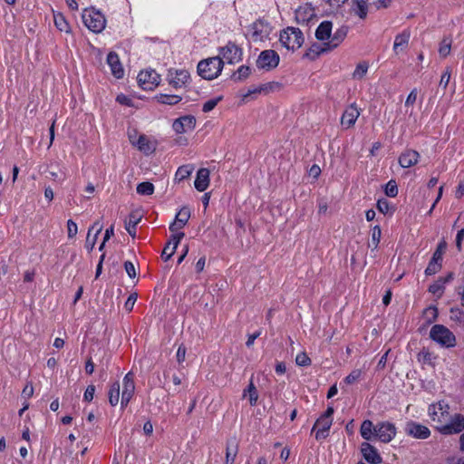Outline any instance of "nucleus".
<instances>
[{
    "instance_id": "1",
    "label": "nucleus",
    "mask_w": 464,
    "mask_h": 464,
    "mask_svg": "<svg viewBox=\"0 0 464 464\" xmlns=\"http://www.w3.org/2000/svg\"><path fill=\"white\" fill-rule=\"evenodd\" d=\"M360 433L365 440L377 439L383 443H389L396 436L397 429L390 421H380L374 425L372 420H365L361 424Z\"/></svg>"
},
{
    "instance_id": "2",
    "label": "nucleus",
    "mask_w": 464,
    "mask_h": 464,
    "mask_svg": "<svg viewBox=\"0 0 464 464\" xmlns=\"http://www.w3.org/2000/svg\"><path fill=\"white\" fill-rule=\"evenodd\" d=\"M224 62L220 56L204 59L198 63V73L205 80H214L221 73Z\"/></svg>"
},
{
    "instance_id": "3",
    "label": "nucleus",
    "mask_w": 464,
    "mask_h": 464,
    "mask_svg": "<svg viewBox=\"0 0 464 464\" xmlns=\"http://www.w3.org/2000/svg\"><path fill=\"white\" fill-rule=\"evenodd\" d=\"M450 407L445 401H439L429 405L428 415L434 423L433 428L439 432V427H441L445 421L449 420Z\"/></svg>"
},
{
    "instance_id": "4",
    "label": "nucleus",
    "mask_w": 464,
    "mask_h": 464,
    "mask_svg": "<svg viewBox=\"0 0 464 464\" xmlns=\"http://www.w3.org/2000/svg\"><path fill=\"white\" fill-rule=\"evenodd\" d=\"M430 338L443 348H452L456 345L455 334L442 324H434L430 328Z\"/></svg>"
},
{
    "instance_id": "5",
    "label": "nucleus",
    "mask_w": 464,
    "mask_h": 464,
    "mask_svg": "<svg viewBox=\"0 0 464 464\" xmlns=\"http://www.w3.org/2000/svg\"><path fill=\"white\" fill-rule=\"evenodd\" d=\"M279 41L287 50L295 51L303 45L304 37L299 28L289 26L281 31Z\"/></svg>"
},
{
    "instance_id": "6",
    "label": "nucleus",
    "mask_w": 464,
    "mask_h": 464,
    "mask_svg": "<svg viewBox=\"0 0 464 464\" xmlns=\"http://www.w3.org/2000/svg\"><path fill=\"white\" fill-rule=\"evenodd\" d=\"M82 18L85 26L95 34L102 32L105 28L106 19L104 15L94 8L85 9Z\"/></svg>"
},
{
    "instance_id": "7",
    "label": "nucleus",
    "mask_w": 464,
    "mask_h": 464,
    "mask_svg": "<svg viewBox=\"0 0 464 464\" xmlns=\"http://www.w3.org/2000/svg\"><path fill=\"white\" fill-rule=\"evenodd\" d=\"M334 408L328 407L315 421L312 432L315 431V440H322L328 437L329 430L333 424Z\"/></svg>"
},
{
    "instance_id": "8",
    "label": "nucleus",
    "mask_w": 464,
    "mask_h": 464,
    "mask_svg": "<svg viewBox=\"0 0 464 464\" xmlns=\"http://www.w3.org/2000/svg\"><path fill=\"white\" fill-rule=\"evenodd\" d=\"M462 430H464V416L460 413H450L449 420L439 427V432L446 436L459 434Z\"/></svg>"
},
{
    "instance_id": "9",
    "label": "nucleus",
    "mask_w": 464,
    "mask_h": 464,
    "mask_svg": "<svg viewBox=\"0 0 464 464\" xmlns=\"http://www.w3.org/2000/svg\"><path fill=\"white\" fill-rule=\"evenodd\" d=\"M219 55L222 61H227V63H237L242 60L243 50L233 42H228L225 46L218 49Z\"/></svg>"
},
{
    "instance_id": "10",
    "label": "nucleus",
    "mask_w": 464,
    "mask_h": 464,
    "mask_svg": "<svg viewBox=\"0 0 464 464\" xmlns=\"http://www.w3.org/2000/svg\"><path fill=\"white\" fill-rule=\"evenodd\" d=\"M272 28L265 20L258 19L249 27L250 38L253 42H262L269 37Z\"/></svg>"
},
{
    "instance_id": "11",
    "label": "nucleus",
    "mask_w": 464,
    "mask_h": 464,
    "mask_svg": "<svg viewBox=\"0 0 464 464\" xmlns=\"http://www.w3.org/2000/svg\"><path fill=\"white\" fill-rule=\"evenodd\" d=\"M190 78L189 72L183 69H173L168 70L166 80L168 83L174 89H180L188 82Z\"/></svg>"
},
{
    "instance_id": "12",
    "label": "nucleus",
    "mask_w": 464,
    "mask_h": 464,
    "mask_svg": "<svg viewBox=\"0 0 464 464\" xmlns=\"http://www.w3.org/2000/svg\"><path fill=\"white\" fill-rule=\"evenodd\" d=\"M279 55L274 50L262 51L256 60V66L259 69L271 71L279 63Z\"/></svg>"
},
{
    "instance_id": "13",
    "label": "nucleus",
    "mask_w": 464,
    "mask_h": 464,
    "mask_svg": "<svg viewBox=\"0 0 464 464\" xmlns=\"http://www.w3.org/2000/svg\"><path fill=\"white\" fill-rule=\"evenodd\" d=\"M135 392V382H134V375L131 372H128L122 381V392H121V408L127 407L128 403L133 397Z\"/></svg>"
},
{
    "instance_id": "14",
    "label": "nucleus",
    "mask_w": 464,
    "mask_h": 464,
    "mask_svg": "<svg viewBox=\"0 0 464 464\" xmlns=\"http://www.w3.org/2000/svg\"><path fill=\"white\" fill-rule=\"evenodd\" d=\"M404 431L408 436L418 440L428 439L431 433L427 426L414 420H409L406 422Z\"/></svg>"
},
{
    "instance_id": "15",
    "label": "nucleus",
    "mask_w": 464,
    "mask_h": 464,
    "mask_svg": "<svg viewBox=\"0 0 464 464\" xmlns=\"http://www.w3.org/2000/svg\"><path fill=\"white\" fill-rule=\"evenodd\" d=\"M137 80L142 89L151 90L153 87L159 85L160 75L154 70H145L138 74Z\"/></svg>"
},
{
    "instance_id": "16",
    "label": "nucleus",
    "mask_w": 464,
    "mask_h": 464,
    "mask_svg": "<svg viewBox=\"0 0 464 464\" xmlns=\"http://www.w3.org/2000/svg\"><path fill=\"white\" fill-rule=\"evenodd\" d=\"M196 127V118L192 115H185L173 121L172 128L178 134L193 130Z\"/></svg>"
},
{
    "instance_id": "17",
    "label": "nucleus",
    "mask_w": 464,
    "mask_h": 464,
    "mask_svg": "<svg viewBox=\"0 0 464 464\" xmlns=\"http://www.w3.org/2000/svg\"><path fill=\"white\" fill-rule=\"evenodd\" d=\"M360 114L361 111L355 103L348 106L341 117V125L343 128L346 130L352 128L355 124Z\"/></svg>"
},
{
    "instance_id": "18",
    "label": "nucleus",
    "mask_w": 464,
    "mask_h": 464,
    "mask_svg": "<svg viewBox=\"0 0 464 464\" xmlns=\"http://www.w3.org/2000/svg\"><path fill=\"white\" fill-rule=\"evenodd\" d=\"M190 218V210L187 207H183L179 209V211L176 214L175 220L169 225V230L174 232H179L188 223Z\"/></svg>"
},
{
    "instance_id": "19",
    "label": "nucleus",
    "mask_w": 464,
    "mask_h": 464,
    "mask_svg": "<svg viewBox=\"0 0 464 464\" xmlns=\"http://www.w3.org/2000/svg\"><path fill=\"white\" fill-rule=\"evenodd\" d=\"M107 64L111 69V74L117 78L121 79L124 75V69L121 63L119 55L115 52H110L107 55Z\"/></svg>"
},
{
    "instance_id": "20",
    "label": "nucleus",
    "mask_w": 464,
    "mask_h": 464,
    "mask_svg": "<svg viewBox=\"0 0 464 464\" xmlns=\"http://www.w3.org/2000/svg\"><path fill=\"white\" fill-rule=\"evenodd\" d=\"M361 451L365 460L371 464H380L382 461L375 447L368 442L362 443Z\"/></svg>"
},
{
    "instance_id": "21",
    "label": "nucleus",
    "mask_w": 464,
    "mask_h": 464,
    "mask_svg": "<svg viewBox=\"0 0 464 464\" xmlns=\"http://www.w3.org/2000/svg\"><path fill=\"white\" fill-rule=\"evenodd\" d=\"M314 15V9L310 4L299 6L295 12V17L298 24L308 23Z\"/></svg>"
},
{
    "instance_id": "22",
    "label": "nucleus",
    "mask_w": 464,
    "mask_h": 464,
    "mask_svg": "<svg viewBox=\"0 0 464 464\" xmlns=\"http://www.w3.org/2000/svg\"><path fill=\"white\" fill-rule=\"evenodd\" d=\"M420 154L414 150H406L399 157V164L402 168H410L416 165L420 160Z\"/></svg>"
},
{
    "instance_id": "23",
    "label": "nucleus",
    "mask_w": 464,
    "mask_h": 464,
    "mask_svg": "<svg viewBox=\"0 0 464 464\" xmlns=\"http://www.w3.org/2000/svg\"><path fill=\"white\" fill-rule=\"evenodd\" d=\"M195 188L198 191L203 192L209 186V170L206 168H201L197 172V177L194 181Z\"/></svg>"
},
{
    "instance_id": "24",
    "label": "nucleus",
    "mask_w": 464,
    "mask_h": 464,
    "mask_svg": "<svg viewBox=\"0 0 464 464\" xmlns=\"http://www.w3.org/2000/svg\"><path fill=\"white\" fill-rule=\"evenodd\" d=\"M367 0H351V10L360 19L364 20L367 17L369 10Z\"/></svg>"
},
{
    "instance_id": "25",
    "label": "nucleus",
    "mask_w": 464,
    "mask_h": 464,
    "mask_svg": "<svg viewBox=\"0 0 464 464\" xmlns=\"http://www.w3.org/2000/svg\"><path fill=\"white\" fill-rule=\"evenodd\" d=\"M411 38V32L403 30L401 34H397L393 43V51L396 54L404 51L408 45Z\"/></svg>"
},
{
    "instance_id": "26",
    "label": "nucleus",
    "mask_w": 464,
    "mask_h": 464,
    "mask_svg": "<svg viewBox=\"0 0 464 464\" xmlns=\"http://www.w3.org/2000/svg\"><path fill=\"white\" fill-rule=\"evenodd\" d=\"M333 30V23L330 21H323L315 30V37L317 40L324 42L331 40Z\"/></svg>"
},
{
    "instance_id": "27",
    "label": "nucleus",
    "mask_w": 464,
    "mask_h": 464,
    "mask_svg": "<svg viewBox=\"0 0 464 464\" xmlns=\"http://www.w3.org/2000/svg\"><path fill=\"white\" fill-rule=\"evenodd\" d=\"M348 33V26L343 25L336 29L334 34L332 35L331 40L327 42L329 49L336 48L346 37Z\"/></svg>"
},
{
    "instance_id": "28",
    "label": "nucleus",
    "mask_w": 464,
    "mask_h": 464,
    "mask_svg": "<svg viewBox=\"0 0 464 464\" xmlns=\"http://www.w3.org/2000/svg\"><path fill=\"white\" fill-rule=\"evenodd\" d=\"M141 219V215L138 211L131 212L125 220V229L132 237L136 236V227Z\"/></svg>"
},
{
    "instance_id": "29",
    "label": "nucleus",
    "mask_w": 464,
    "mask_h": 464,
    "mask_svg": "<svg viewBox=\"0 0 464 464\" xmlns=\"http://www.w3.org/2000/svg\"><path fill=\"white\" fill-rule=\"evenodd\" d=\"M331 50L332 49L328 48L327 43H324L323 45L315 43V44H313L308 48V50L306 51V53H304V56L314 61L316 58H318L321 53H323L324 52L331 51Z\"/></svg>"
},
{
    "instance_id": "30",
    "label": "nucleus",
    "mask_w": 464,
    "mask_h": 464,
    "mask_svg": "<svg viewBox=\"0 0 464 464\" xmlns=\"http://www.w3.org/2000/svg\"><path fill=\"white\" fill-rule=\"evenodd\" d=\"M238 452V445L235 440L227 441L225 464H234Z\"/></svg>"
},
{
    "instance_id": "31",
    "label": "nucleus",
    "mask_w": 464,
    "mask_h": 464,
    "mask_svg": "<svg viewBox=\"0 0 464 464\" xmlns=\"http://www.w3.org/2000/svg\"><path fill=\"white\" fill-rule=\"evenodd\" d=\"M53 23L59 31L66 34L71 33V26L63 14L53 13Z\"/></svg>"
},
{
    "instance_id": "32",
    "label": "nucleus",
    "mask_w": 464,
    "mask_h": 464,
    "mask_svg": "<svg viewBox=\"0 0 464 464\" xmlns=\"http://www.w3.org/2000/svg\"><path fill=\"white\" fill-rule=\"evenodd\" d=\"M155 99L161 104L175 105L182 100V97L175 94L160 93L155 96Z\"/></svg>"
},
{
    "instance_id": "33",
    "label": "nucleus",
    "mask_w": 464,
    "mask_h": 464,
    "mask_svg": "<svg viewBox=\"0 0 464 464\" xmlns=\"http://www.w3.org/2000/svg\"><path fill=\"white\" fill-rule=\"evenodd\" d=\"M120 389L121 385L119 382H115L111 384L109 390V402L111 406H116L120 401Z\"/></svg>"
},
{
    "instance_id": "34",
    "label": "nucleus",
    "mask_w": 464,
    "mask_h": 464,
    "mask_svg": "<svg viewBox=\"0 0 464 464\" xmlns=\"http://www.w3.org/2000/svg\"><path fill=\"white\" fill-rule=\"evenodd\" d=\"M194 170V167L191 164L180 166L175 174V179L179 181L187 179Z\"/></svg>"
},
{
    "instance_id": "35",
    "label": "nucleus",
    "mask_w": 464,
    "mask_h": 464,
    "mask_svg": "<svg viewBox=\"0 0 464 464\" xmlns=\"http://www.w3.org/2000/svg\"><path fill=\"white\" fill-rule=\"evenodd\" d=\"M363 372L361 369L353 370L343 380V382L348 384H353L360 381L362 378Z\"/></svg>"
},
{
    "instance_id": "36",
    "label": "nucleus",
    "mask_w": 464,
    "mask_h": 464,
    "mask_svg": "<svg viewBox=\"0 0 464 464\" xmlns=\"http://www.w3.org/2000/svg\"><path fill=\"white\" fill-rule=\"evenodd\" d=\"M251 72L250 67L246 65H241L238 67L236 72L232 75L234 81H243L246 79Z\"/></svg>"
},
{
    "instance_id": "37",
    "label": "nucleus",
    "mask_w": 464,
    "mask_h": 464,
    "mask_svg": "<svg viewBox=\"0 0 464 464\" xmlns=\"http://www.w3.org/2000/svg\"><path fill=\"white\" fill-rule=\"evenodd\" d=\"M136 189L138 194L151 195L154 192V185L149 181H145L138 184Z\"/></svg>"
},
{
    "instance_id": "38",
    "label": "nucleus",
    "mask_w": 464,
    "mask_h": 464,
    "mask_svg": "<svg viewBox=\"0 0 464 464\" xmlns=\"http://www.w3.org/2000/svg\"><path fill=\"white\" fill-rule=\"evenodd\" d=\"M246 395H248V397H249L250 405H252V406L255 405L257 401L258 395H257L256 388L255 387V385L253 384L252 382L248 385V388L244 391V396H246Z\"/></svg>"
},
{
    "instance_id": "39",
    "label": "nucleus",
    "mask_w": 464,
    "mask_h": 464,
    "mask_svg": "<svg viewBox=\"0 0 464 464\" xmlns=\"http://www.w3.org/2000/svg\"><path fill=\"white\" fill-rule=\"evenodd\" d=\"M442 267V263L434 259H430L428 266L425 269L426 276H432L437 274Z\"/></svg>"
},
{
    "instance_id": "40",
    "label": "nucleus",
    "mask_w": 464,
    "mask_h": 464,
    "mask_svg": "<svg viewBox=\"0 0 464 464\" xmlns=\"http://www.w3.org/2000/svg\"><path fill=\"white\" fill-rule=\"evenodd\" d=\"M450 320L458 322L459 324L464 325V312L461 309L458 307L450 308Z\"/></svg>"
},
{
    "instance_id": "41",
    "label": "nucleus",
    "mask_w": 464,
    "mask_h": 464,
    "mask_svg": "<svg viewBox=\"0 0 464 464\" xmlns=\"http://www.w3.org/2000/svg\"><path fill=\"white\" fill-rule=\"evenodd\" d=\"M444 289L445 286L442 285V281L439 279L429 286V292L437 295L438 297L442 296Z\"/></svg>"
},
{
    "instance_id": "42",
    "label": "nucleus",
    "mask_w": 464,
    "mask_h": 464,
    "mask_svg": "<svg viewBox=\"0 0 464 464\" xmlns=\"http://www.w3.org/2000/svg\"><path fill=\"white\" fill-rule=\"evenodd\" d=\"M368 68L369 66L367 63H360L353 72V77L354 79H362L367 73Z\"/></svg>"
},
{
    "instance_id": "43",
    "label": "nucleus",
    "mask_w": 464,
    "mask_h": 464,
    "mask_svg": "<svg viewBox=\"0 0 464 464\" xmlns=\"http://www.w3.org/2000/svg\"><path fill=\"white\" fill-rule=\"evenodd\" d=\"M184 237L185 234L183 232H174V234L171 236L169 242H171L170 248L172 253H175L179 244Z\"/></svg>"
},
{
    "instance_id": "44",
    "label": "nucleus",
    "mask_w": 464,
    "mask_h": 464,
    "mask_svg": "<svg viewBox=\"0 0 464 464\" xmlns=\"http://www.w3.org/2000/svg\"><path fill=\"white\" fill-rule=\"evenodd\" d=\"M385 194L388 197L394 198L398 195V187L394 180H390L385 186Z\"/></svg>"
},
{
    "instance_id": "45",
    "label": "nucleus",
    "mask_w": 464,
    "mask_h": 464,
    "mask_svg": "<svg viewBox=\"0 0 464 464\" xmlns=\"http://www.w3.org/2000/svg\"><path fill=\"white\" fill-rule=\"evenodd\" d=\"M446 249V243L445 242H441L438 245L436 250L434 251L433 255H432V259L437 260V261H440L442 263V259H443V254H444V251Z\"/></svg>"
},
{
    "instance_id": "46",
    "label": "nucleus",
    "mask_w": 464,
    "mask_h": 464,
    "mask_svg": "<svg viewBox=\"0 0 464 464\" xmlns=\"http://www.w3.org/2000/svg\"><path fill=\"white\" fill-rule=\"evenodd\" d=\"M381 235V227L379 226L373 227V228L372 229V244L374 248H376L380 243Z\"/></svg>"
},
{
    "instance_id": "47",
    "label": "nucleus",
    "mask_w": 464,
    "mask_h": 464,
    "mask_svg": "<svg viewBox=\"0 0 464 464\" xmlns=\"http://www.w3.org/2000/svg\"><path fill=\"white\" fill-rule=\"evenodd\" d=\"M295 362L299 366H308L311 364V359L305 353H300L295 357Z\"/></svg>"
},
{
    "instance_id": "48",
    "label": "nucleus",
    "mask_w": 464,
    "mask_h": 464,
    "mask_svg": "<svg viewBox=\"0 0 464 464\" xmlns=\"http://www.w3.org/2000/svg\"><path fill=\"white\" fill-rule=\"evenodd\" d=\"M424 315L428 318V323H431L438 317V310L435 306H430L424 310Z\"/></svg>"
},
{
    "instance_id": "49",
    "label": "nucleus",
    "mask_w": 464,
    "mask_h": 464,
    "mask_svg": "<svg viewBox=\"0 0 464 464\" xmlns=\"http://www.w3.org/2000/svg\"><path fill=\"white\" fill-rule=\"evenodd\" d=\"M221 100V97H218L217 99H211V100H208L207 101L203 106H202V111L204 112H209L211 111L218 103V102Z\"/></svg>"
},
{
    "instance_id": "50",
    "label": "nucleus",
    "mask_w": 464,
    "mask_h": 464,
    "mask_svg": "<svg viewBox=\"0 0 464 464\" xmlns=\"http://www.w3.org/2000/svg\"><path fill=\"white\" fill-rule=\"evenodd\" d=\"M97 235H92V233H87V237H86V241H85V248L91 252L92 251L95 244H96V240H97Z\"/></svg>"
},
{
    "instance_id": "51",
    "label": "nucleus",
    "mask_w": 464,
    "mask_h": 464,
    "mask_svg": "<svg viewBox=\"0 0 464 464\" xmlns=\"http://www.w3.org/2000/svg\"><path fill=\"white\" fill-rule=\"evenodd\" d=\"M67 231H68L69 238L74 237L78 232L77 224L74 221H72V219H69L67 221Z\"/></svg>"
},
{
    "instance_id": "52",
    "label": "nucleus",
    "mask_w": 464,
    "mask_h": 464,
    "mask_svg": "<svg viewBox=\"0 0 464 464\" xmlns=\"http://www.w3.org/2000/svg\"><path fill=\"white\" fill-rule=\"evenodd\" d=\"M377 208L382 214H387L390 211V203L387 199H379L377 202Z\"/></svg>"
},
{
    "instance_id": "53",
    "label": "nucleus",
    "mask_w": 464,
    "mask_h": 464,
    "mask_svg": "<svg viewBox=\"0 0 464 464\" xmlns=\"http://www.w3.org/2000/svg\"><path fill=\"white\" fill-rule=\"evenodd\" d=\"M137 297L138 295L136 293L130 295V296L128 297L124 304V308L126 311L130 312L133 309L135 302L137 301Z\"/></svg>"
},
{
    "instance_id": "54",
    "label": "nucleus",
    "mask_w": 464,
    "mask_h": 464,
    "mask_svg": "<svg viewBox=\"0 0 464 464\" xmlns=\"http://www.w3.org/2000/svg\"><path fill=\"white\" fill-rule=\"evenodd\" d=\"M124 268L126 273L130 278L136 277V268L134 266V264L130 261H125L124 262Z\"/></svg>"
},
{
    "instance_id": "55",
    "label": "nucleus",
    "mask_w": 464,
    "mask_h": 464,
    "mask_svg": "<svg viewBox=\"0 0 464 464\" xmlns=\"http://www.w3.org/2000/svg\"><path fill=\"white\" fill-rule=\"evenodd\" d=\"M450 71L449 68H447L446 71L441 75V78L440 81V86L445 90L450 82Z\"/></svg>"
},
{
    "instance_id": "56",
    "label": "nucleus",
    "mask_w": 464,
    "mask_h": 464,
    "mask_svg": "<svg viewBox=\"0 0 464 464\" xmlns=\"http://www.w3.org/2000/svg\"><path fill=\"white\" fill-rule=\"evenodd\" d=\"M187 349L184 344H180L178 348L176 358L179 363H182L186 359Z\"/></svg>"
},
{
    "instance_id": "57",
    "label": "nucleus",
    "mask_w": 464,
    "mask_h": 464,
    "mask_svg": "<svg viewBox=\"0 0 464 464\" xmlns=\"http://www.w3.org/2000/svg\"><path fill=\"white\" fill-rule=\"evenodd\" d=\"M170 246H171V242H168L162 250L161 258L164 261L169 260L170 257L174 255V253L171 252Z\"/></svg>"
},
{
    "instance_id": "58",
    "label": "nucleus",
    "mask_w": 464,
    "mask_h": 464,
    "mask_svg": "<svg viewBox=\"0 0 464 464\" xmlns=\"http://www.w3.org/2000/svg\"><path fill=\"white\" fill-rule=\"evenodd\" d=\"M450 44L448 43L446 40L442 41L440 44L439 53L441 56L446 57L450 54Z\"/></svg>"
},
{
    "instance_id": "59",
    "label": "nucleus",
    "mask_w": 464,
    "mask_h": 464,
    "mask_svg": "<svg viewBox=\"0 0 464 464\" xmlns=\"http://www.w3.org/2000/svg\"><path fill=\"white\" fill-rule=\"evenodd\" d=\"M95 393V386L94 385H89L84 392L83 399L86 401H92L93 400V396Z\"/></svg>"
},
{
    "instance_id": "60",
    "label": "nucleus",
    "mask_w": 464,
    "mask_h": 464,
    "mask_svg": "<svg viewBox=\"0 0 464 464\" xmlns=\"http://www.w3.org/2000/svg\"><path fill=\"white\" fill-rule=\"evenodd\" d=\"M392 0H374L372 5L377 10L382 8H388L391 5Z\"/></svg>"
},
{
    "instance_id": "61",
    "label": "nucleus",
    "mask_w": 464,
    "mask_h": 464,
    "mask_svg": "<svg viewBox=\"0 0 464 464\" xmlns=\"http://www.w3.org/2000/svg\"><path fill=\"white\" fill-rule=\"evenodd\" d=\"M416 99H417V91L416 89H413L408 95L406 101H405V105L406 106H411V105H413L414 102H416Z\"/></svg>"
},
{
    "instance_id": "62",
    "label": "nucleus",
    "mask_w": 464,
    "mask_h": 464,
    "mask_svg": "<svg viewBox=\"0 0 464 464\" xmlns=\"http://www.w3.org/2000/svg\"><path fill=\"white\" fill-rule=\"evenodd\" d=\"M102 224L100 221H96L93 225L89 228L88 233H92L94 231V235H99L102 230Z\"/></svg>"
},
{
    "instance_id": "63",
    "label": "nucleus",
    "mask_w": 464,
    "mask_h": 464,
    "mask_svg": "<svg viewBox=\"0 0 464 464\" xmlns=\"http://www.w3.org/2000/svg\"><path fill=\"white\" fill-rule=\"evenodd\" d=\"M464 239V228L458 231L456 236V245L459 249L461 247V242Z\"/></svg>"
},
{
    "instance_id": "64",
    "label": "nucleus",
    "mask_w": 464,
    "mask_h": 464,
    "mask_svg": "<svg viewBox=\"0 0 464 464\" xmlns=\"http://www.w3.org/2000/svg\"><path fill=\"white\" fill-rule=\"evenodd\" d=\"M463 195H464V181H461V182H459V184L456 189L455 196H456V198H459Z\"/></svg>"
}]
</instances>
